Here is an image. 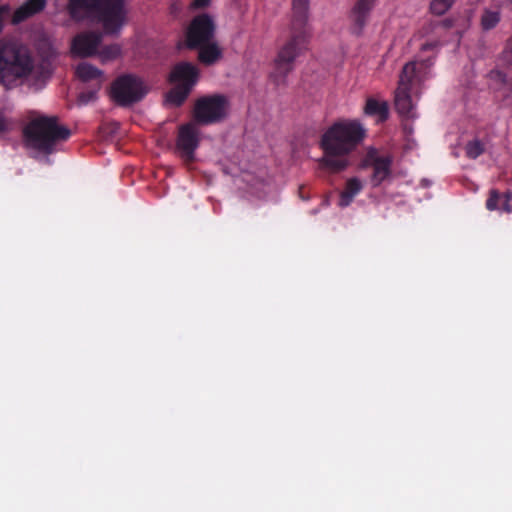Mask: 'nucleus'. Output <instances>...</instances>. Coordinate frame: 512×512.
<instances>
[{
	"instance_id": "nucleus-1",
	"label": "nucleus",
	"mask_w": 512,
	"mask_h": 512,
	"mask_svg": "<svg viewBox=\"0 0 512 512\" xmlns=\"http://www.w3.org/2000/svg\"><path fill=\"white\" fill-rule=\"evenodd\" d=\"M366 137V129L357 119H340L329 126L321 135L320 148L323 151L319 166L337 174L351 164V155Z\"/></svg>"
},
{
	"instance_id": "nucleus-2",
	"label": "nucleus",
	"mask_w": 512,
	"mask_h": 512,
	"mask_svg": "<svg viewBox=\"0 0 512 512\" xmlns=\"http://www.w3.org/2000/svg\"><path fill=\"white\" fill-rule=\"evenodd\" d=\"M308 16L309 0H293L289 36L277 53L274 70L270 75L276 86L286 84V78L293 71L296 58L308 49L311 38Z\"/></svg>"
},
{
	"instance_id": "nucleus-3",
	"label": "nucleus",
	"mask_w": 512,
	"mask_h": 512,
	"mask_svg": "<svg viewBox=\"0 0 512 512\" xmlns=\"http://www.w3.org/2000/svg\"><path fill=\"white\" fill-rule=\"evenodd\" d=\"M71 130L60 125L56 116H39L30 120L23 128L25 145L45 156L56 151L60 142L67 141Z\"/></svg>"
},
{
	"instance_id": "nucleus-4",
	"label": "nucleus",
	"mask_w": 512,
	"mask_h": 512,
	"mask_svg": "<svg viewBox=\"0 0 512 512\" xmlns=\"http://www.w3.org/2000/svg\"><path fill=\"white\" fill-rule=\"evenodd\" d=\"M68 11L76 20L95 14L106 34L118 33L126 19L124 0H69Z\"/></svg>"
},
{
	"instance_id": "nucleus-5",
	"label": "nucleus",
	"mask_w": 512,
	"mask_h": 512,
	"mask_svg": "<svg viewBox=\"0 0 512 512\" xmlns=\"http://www.w3.org/2000/svg\"><path fill=\"white\" fill-rule=\"evenodd\" d=\"M33 60L27 48L14 41H0V83L6 85L28 76Z\"/></svg>"
},
{
	"instance_id": "nucleus-6",
	"label": "nucleus",
	"mask_w": 512,
	"mask_h": 512,
	"mask_svg": "<svg viewBox=\"0 0 512 512\" xmlns=\"http://www.w3.org/2000/svg\"><path fill=\"white\" fill-rule=\"evenodd\" d=\"M229 106V100L223 94L202 96L194 104L193 119L199 125L220 123L227 117Z\"/></svg>"
},
{
	"instance_id": "nucleus-7",
	"label": "nucleus",
	"mask_w": 512,
	"mask_h": 512,
	"mask_svg": "<svg viewBox=\"0 0 512 512\" xmlns=\"http://www.w3.org/2000/svg\"><path fill=\"white\" fill-rule=\"evenodd\" d=\"M148 91L143 80L132 74L119 76L111 85V97L116 104L122 107H128L141 101Z\"/></svg>"
},
{
	"instance_id": "nucleus-8",
	"label": "nucleus",
	"mask_w": 512,
	"mask_h": 512,
	"mask_svg": "<svg viewBox=\"0 0 512 512\" xmlns=\"http://www.w3.org/2000/svg\"><path fill=\"white\" fill-rule=\"evenodd\" d=\"M393 157L390 154H380L377 149L370 148L362 160V168H372L371 184L380 186L392 176Z\"/></svg>"
},
{
	"instance_id": "nucleus-9",
	"label": "nucleus",
	"mask_w": 512,
	"mask_h": 512,
	"mask_svg": "<svg viewBox=\"0 0 512 512\" xmlns=\"http://www.w3.org/2000/svg\"><path fill=\"white\" fill-rule=\"evenodd\" d=\"M215 24L213 19L206 13L197 15L191 21L187 33L186 44L190 49H196L207 44L214 37Z\"/></svg>"
},
{
	"instance_id": "nucleus-10",
	"label": "nucleus",
	"mask_w": 512,
	"mask_h": 512,
	"mask_svg": "<svg viewBox=\"0 0 512 512\" xmlns=\"http://www.w3.org/2000/svg\"><path fill=\"white\" fill-rule=\"evenodd\" d=\"M199 144L200 135L194 123H187L179 127L176 149L186 165H190L195 160V151Z\"/></svg>"
},
{
	"instance_id": "nucleus-11",
	"label": "nucleus",
	"mask_w": 512,
	"mask_h": 512,
	"mask_svg": "<svg viewBox=\"0 0 512 512\" xmlns=\"http://www.w3.org/2000/svg\"><path fill=\"white\" fill-rule=\"evenodd\" d=\"M102 42V34L97 32H82L77 34L71 43V52L74 56L86 58L93 56Z\"/></svg>"
},
{
	"instance_id": "nucleus-12",
	"label": "nucleus",
	"mask_w": 512,
	"mask_h": 512,
	"mask_svg": "<svg viewBox=\"0 0 512 512\" xmlns=\"http://www.w3.org/2000/svg\"><path fill=\"white\" fill-rule=\"evenodd\" d=\"M378 0H355L350 12L349 19L351 21L352 32L360 35L367 25L370 14L376 6Z\"/></svg>"
},
{
	"instance_id": "nucleus-13",
	"label": "nucleus",
	"mask_w": 512,
	"mask_h": 512,
	"mask_svg": "<svg viewBox=\"0 0 512 512\" xmlns=\"http://www.w3.org/2000/svg\"><path fill=\"white\" fill-rule=\"evenodd\" d=\"M198 78L199 70L194 64L190 62H180L176 64L170 73L171 82L177 83V85L188 87V89L191 90L197 83Z\"/></svg>"
},
{
	"instance_id": "nucleus-14",
	"label": "nucleus",
	"mask_w": 512,
	"mask_h": 512,
	"mask_svg": "<svg viewBox=\"0 0 512 512\" xmlns=\"http://www.w3.org/2000/svg\"><path fill=\"white\" fill-rule=\"evenodd\" d=\"M411 89L398 86L395 91L394 104L397 113L404 118H415L416 113L410 95Z\"/></svg>"
},
{
	"instance_id": "nucleus-15",
	"label": "nucleus",
	"mask_w": 512,
	"mask_h": 512,
	"mask_svg": "<svg viewBox=\"0 0 512 512\" xmlns=\"http://www.w3.org/2000/svg\"><path fill=\"white\" fill-rule=\"evenodd\" d=\"M45 6L46 0H27L22 6L15 10L12 21L15 24L21 23L41 12Z\"/></svg>"
},
{
	"instance_id": "nucleus-16",
	"label": "nucleus",
	"mask_w": 512,
	"mask_h": 512,
	"mask_svg": "<svg viewBox=\"0 0 512 512\" xmlns=\"http://www.w3.org/2000/svg\"><path fill=\"white\" fill-rule=\"evenodd\" d=\"M196 49L199 50L198 60L206 66H211L222 58V50L214 42L202 44V46L197 47Z\"/></svg>"
},
{
	"instance_id": "nucleus-17",
	"label": "nucleus",
	"mask_w": 512,
	"mask_h": 512,
	"mask_svg": "<svg viewBox=\"0 0 512 512\" xmlns=\"http://www.w3.org/2000/svg\"><path fill=\"white\" fill-rule=\"evenodd\" d=\"M363 184L357 177H352L346 181L344 190L340 193L339 206L344 208L349 206L354 197L361 192Z\"/></svg>"
},
{
	"instance_id": "nucleus-18",
	"label": "nucleus",
	"mask_w": 512,
	"mask_h": 512,
	"mask_svg": "<svg viewBox=\"0 0 512 512\" xmlns=\"http://www.w3.org/2000/svg\"><path fill=\"white\" fill-rule=\"evenodd\" d=\"M76 75L83 82L96 81L97 89L101 87L103 72L87 62H82L76 67Z\"/></svg>"
},
{
	"instance_id": "nucleus-19",
	"label": "nucleus",
	"mask_w": 512,
	"mask_h": 512,
	"mask_svg": "<svg viewBox=\"0 0 512 512\" xmlns=\"http://www.w3.org/2000/svg\"><path fill=\"white\" fill-rule=\"evenodd\" d=\"M419 81H421V78L420 72L417 69V63H406L401 71L398 86H403L404 88L412 89V86Z\"/></svg>"
},
{
	"instance_id": "nucleus-20",
	"label": "nucleus",
	"mask_w": 512,
	"mask_h": 512,
	"mask_svg": "<svg viewBox=\"0 0 512 512\" xmlns=\"http://www.w3.org/2000/svg\"><path fill=\"white\" fill-rule=\"evenodd\" d=\"M364 112L369 116H379L381 121L387 120L389 116V108L387 102H380L374 98L367 99Z\"/></svg>"
},
{
	"instance_id": "nucleus-21",
	"label": "nucleus",
	"mask_w": 512,
	"mask_h": 512,
	"mask_svg": "<svg viewBox=\"0 0 512 512\" xmlns=\"http://www.w3.org/2000/svg\"><path fill=\"white\" fill-rule=\"evenodd\" d=\"M501 20V13L499 10H491L485 8L480 18V26L483 31L494 29Z\"/></svg>"
},
{
	"instance_id": "nucleus-22",
	"label": "nucleus",
	"mask_w": 512,
	"mask_h": 512,
	"mask_svg": "<svg viewBox=\"0 0 512 512\" xmlns=\"http://www.w3.org/2000/svg\"><path fill=\"white\" fill-rule=\"evenodd\" d=\"M190 92L191 89H188V87L176 85L168 92L166 101L175 107H179L185 102Z\"/></svg>"
},
{
	"instance_id": "nucleus-23",
	"label": "nucleus",
	"mask_w": 512,
	"mask_h": 512,
	"mask_svg": "<svg viewBox=\"0 0 512 512\" xmlns=\"http://www.w3.org/2000/svg\"><path fill=\"white\" fill-rule=\"evenodd\" d=\"M98 54H99L102 62L111 61L120 56L121 47L118 44H110V45L104 46L99 51Z\"/></svg>"
},
{
	"instance_id": "nucleus-24",
	"label": "nucleus",
	"mask_w": 512,
	"mask_h": 512,
	"mask_svg": "<svg viewBox=\"0 0 512 512\" xmlns=\"http://www.w3.org/2000/svg\"><path fill=\"white\" fill-rule=\"evenodd\" d=\"M455 0H432L430 11L434 15L441 16L445 14L454 4Z\"/></svg>"
},
{
	"instance_id": "nucleus-25",
	"label": "nucleus",
	"mask_w": 512,
	"mask_h": 512,
	"mask_svg": "<svg viewBox=\"0 0 512 512\" xmlns=\"http://www.w3.org/2000/svg\"><path fill=\"white\" fill-rule=\"evenodd\" d=\"M484 144L480 140H473L466 144V156L470 159H476L484 153Z\"/></svg>"
},
{
	"instance_id": "nucleus-26",
	"label": "nucleus",
	"mask_w": 512,
	"mask_h": 512,
	"mask_svg": "<svg viewBox=\"0 0 512 512\" xmlns=\"http://www.w3.org/2000/svg\"><path fill=\"white\" fill-rule=\"evenodd\" d=\"M502 201V194L497 189H491L489 191V197L486 200V208L489 211H494L500 208V202Z\"/></svg>"
},
{
	"instance_id": "nucleus-27",
	"label": "nucleus",
	"mask_w": 512,
	"mask_h": 512,
	"mask_svg": "<svg viewBox=\"0 0 512 512\" xmlns=\"http://www.w3.org/2000/svg\"><path fill=\"white\" fill-rule=\"evenodd\" d=\"M502 206L501 208L503 209V211L507 212V213H511L512 212V205L510 204V201L512 200V191L511 190H507L503 195H502Z\"/></svg>"
},
{
	"instance_id": "nucleus-28",
	"label": "nucleus",
	"mask_w": 512,
	"mask_h": 512,
	"mask_svg": "<svg viewBox=\"0 0 512 512\" xmlns=\"http://www.w3.org/2000/svg\"><path fill=\"white\" fill-rule=\"evenodd\" d=\"M97 90L98 89L96 88L94 90H89V91H85V92L80 93L79 101L82 104H87L88 102L94 100L96 98Z\"/></svg>"
},
{
	"instance_id": "nucleus-29",
	"label": "nucleus",
	"mask_w": 512,
	"mask_h": 512,
	"mask_svg": "<svg viewBox=\"0 0 512 512\" xmlns=\"http://www.w3.org/2000/svg\"><path fill=\"white\" fill-rule=\"evenodd\" d=\"M10 130V121L6 118L4 113L0 110V133H6Z\"/></svg>"
},
{
	"instance_id": "nucleus-30",
	"label": "nucleus",
	"mask_w": 512,
	"mask_h": 512,
	"mask_svg": "<svg viewBox=\"0 0 512 512\" xmlns=\"http://www.w3.org/2000/svg\"><path fill=\"white\" fill-rule=\"evenodd\" d=\"M491 76L493 79H495L496 81H498L502 84L507 83V75L502 71H499V70L492 71Z\"/></svg>"
},
{
	"instance_id": "nucleus-31",
	"label": "nucleus",
	"mask_w": 512,
	"mask_h": 512,
	"mask_svg": "<svg viewBox=\"0 0 512 512\" xmlns=\"http://www.w3.org/2000/svg\"><path fill=\"white\" fill-rule=\"evenodd\" d=\"M211 0H193L191 3V8L193 9H203L209 6Z\"/></svg>"
},
{
	"instance_id": "nucleus-32",
	"label": "nucleus",
	"mask_w": 512,
	"mask_h": 512,
	"mask_svg": "<svg viewBox=\"0 0 512 512\" xmlns=\"http://www.w3.org/2000/svg\"><path fill=\"white\" fill-rule=\"evenodd\" d=\"M440 23L445 28H450L452 26V21L449 19H445V20L441 21Z\"/></svg>"
},
{
	"instance_id": "nucleus-33",
	"label": "nucleus",
	"mask_w": 512,
	"mask_h": 512,
	"mask_svg": "<svg viewBox=\"0 0 512 512\" xmlns=\"http://www.w3.org/2000/svg\"><path fill=\"white\" fill-rule=\"evenodd\" d=\"M506 48L512 53V36L508 39Z\"/></svg>"
},
{
	"instance_id": "nucleus-34",
	"label": "nucleus",
	"mask_w": 512,
	"mask_h": 512,
	"mask_svg": "<svg viewBox=\"0 0 512 512\" xmlns=\"http://www.w3.org/2000/svg\"><path fill=\"white\" fill-rule=\"evenodd\" d=\"M432 47H433V45H432V44H424V45L422 46V49H423V50H427V49H431Z\"/></svg>"
}]
</instances>
